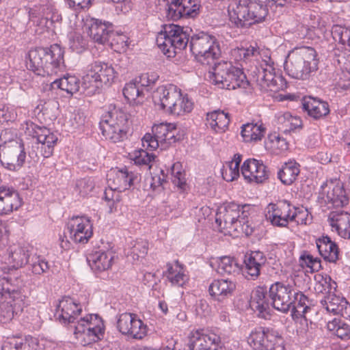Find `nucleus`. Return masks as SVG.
<instances>
[{
	"label": "nucleus",
	"mask_w": 350,
	"mask_h": 350,
	"mask_svg": "<svg viewBox=\"0 0 350 350\" xmlns=\"http://www.w3.org/2000/svg\"><path fill=\"white\" fill-rule=\"evenodd\" d=\"M293 286L283 282L272 284L267 291L265 286H258L252 293V299L259 316L269 318L272 308L287 313L293 304Z\"/></svg>",
	"instance_id": "obj_1"
},
{
	"label": "nucleus",
	"mask_w": 350,
	"mask_h": 350,
	"mask_svg": "<svg viewBox=\"0 0 350 350\" xmlns=\"http://www.w3.org/2000/svg\"><path fill=\"white\" fill-rule=\"evenodd\" d=\"M64 50L59 44L38 47L29 51L27 68L38 75H52L64 67Z\"/></svg>",
	"instance_id": "obj_2"
},
{
	"label": "nucleus",
	"mask_w": 350,
	"mask_h": 350,
	"mask_svg": "<svg viewBox=\"0 0 350 350\" xmlns=\"http://www.w3.org/2000/svg\"><path fill=\"white\" fill-rule=\"evenodd\" d=\"M317 52L310 46H301L291 51L284 63V70L291 77L306 80L318 69Z\"/></svg>",
	"instance_id": "obj_3"
},
{
	"label": "nucleus",
	"mask_w": 350,
	"mask_h": 350,
	"mask_svg": "<svg viewBox=\"0 0 350 350\" xmlns=\"http://www.w3.org/2000/svg\"><path fill=\"white\" fill-rule=\"evenodd\" d=\"M267 4L260 0H239L234 2L230 19L237 27H248L264 22L268 16Z\"/></svg>",
	"instance_id": "obj_4"
},
{
	"label": "nucleus",
	"mask_w": 350,
	"mask_h": 350,
	"mask_svg": "<svg viewBox=\"0 0 350 350\" xmlns=\"http://www.w3.org/2000/svg\"><path fill=\"white\" fill-rule=\"evenodd\" d=\"M157 35L156 42L158 47L168 57H172L187 46L189 34L187 29L178 25H165Z\"/></svg>",
	"instance_id": "obj_5"
},
{
	"label": "nucleus",
	"mask_w": 350,
	"mask_h": 350,
	"mask_svg": "<svg viewBox=\"0 0 350 350\" xmlns=\"http://www.w3.org/2000/svg\"><path fill=\"white\" fill-rule=\"evenodd\" d=\"M189 48L196 59L202 64L209 65L221 55L215 37L203 31L191 37Z\"/></svg>",
	"instance_id": "obj_6"
},
{
	"label": "nucleus",
	"mask_w": 350,
	"mask_h": 350,
	"mask_svg": "<svg viewBox=\"0 0 350 350\" xmlns=\"http://www.w3.org/2000/svg\"><path fill=\"white\" fill-rule=\"evenodd\" d=\"M127 122L126 114L114 107L102 116L99 128L106 139L116 143L123 140L126 136Z\"/></svg>",
	"instance_id": "obj_7"
},
{
	"label": "nucleus",
	"mask_w": 350,
	"mask_h": 350,
	"mask_svg": "<svg viewBox=\"0 0 350 350\" xmlns=\"http://www.w3.org/2000/svg\"><path fill=\"white\" fill-rule=\"evenodd\" d=\"M247 343L254 350H284V340L277 331L258 327L247 337Z\"/></svg>",
	"instance_id": "obj_8"
},
{
	"label": "nucleus",
	"mask_w": 350,
	"mask_h": 350,
	"mask_svg": "<svg viewBox=\"0 0 350 350\" xmlns=\"http://www.w3.org/2000/svg\"><path fill=\"white\" fill-rule=\"evenodd\" d=\"M26 152L21 139L5 142L0 146V161L9 170L17 171L24 165Z\"/></svg>",
	"instance_id": "obj_9"
},
{
	"label": "nucleus",
	"mask_w": 350,
	"mask_h": 350,
	"mask_svg": "<svg viewBox=\"0 0 350 350\" xmlns=\"http://www.w3.org/2000/svg\"><path fill=\"white\" fill-rule=\"evenodd\" d=\"M306 213L297 211V208L291 206L288 201L282 200L276 204H269L266 208L265 217L272 225L286 227L290 221L295 220L297 216Z\"/></svg>",
	"instance_id": "obj_10"
},
{
	"label": "nucleus",
	"mask_w": 350,
	"mask_h": 350,
	"mask_svg": "<svg viewBox=\"0 0 350 350\" xmlns=\"http://www.w3.org/2000/svg\"><path fill=\"white\" fill-rule=\"evenodd\" d=\"M318 202L321 205L327 204L328 208H340L348 204L349 198L342 184L325 182L321 186Z\"/></svg>",
	"instance_id": "obj_11"
},
{
	"label": "nucleus",
	"mask_w": 350,
	"mask_h": 350,
	"mask_svg": "<svg viewBox=\"0 0 350 350\" xmlns=\"http://www.w3.org/2000/svg\"><path fill=\"white\" fill-rule=\"evenodd\" d=\"M73 327L77 338L79 335H86L94 342L100 340L105 332L103 321L98 314H92L80 318Z\"/></svg>",
	"instance_id": "obj_12"
},
{
	"label": "nucleus",
	"mask_w": 350,
	"mask_h": 350,
	"mask_svg": "<svg viewBox=\"0 0 350 350\" xmlns=\"http://www.w3.org/2000/svg\"><path fill=\"white\" fill-rule=\"evenodd\" d=\"M240 212V206L231 202L219 208L215 222L221 229L227 230L228 232L238 231L243 226Z\"/></svg>",
	"instance_id": "obj_13"
},
{
	"label": "nucleus",
	"mask_w": 350,
	"mask_h": 350,
	"mask_svg": "<svg viewBox=\"0 0 350 350\" xmlns=\"http://www.w3.org/2000/svg\"><path fill=\"white\" fill-rule=\"evenodd\" d=\"M26 133L36 139L37 145H41L42 154L44 158H49L52 155L57 137L49 129L30 122L27 123Z\"/></svg>",
	"instance_id": "obj_14"
},
{
	"label": "nucleus",
	"mask_w": 350,
	"mask_h": 350,
	"mask_svg": "<svg viewBox=\"0 0 350 350\" xmlns=\"http://www.w3.org/2000/svg\"><path fill=\"white\" fill-rule=\"evenodd\" d=\"M118 331L124 335H129L135 339H142L147 334L148 328L144 322L137 317L135 314L124 312L121 314L117 321Z\"/></svg>",
	"instance_id": "obj_15"
},
{
	"label": "nucleus",
	"mask_w": 350,
	"mask_h": 350,
	"mask_svg": "<svg viewBox=\"0 0 350 350\" xmlns=\"http://www.w3.org/2000/svg\"><path fill=\"white\" fill-rule=\"evenodd\" d=\"M76 243H85L93 234L92 223L87 216H73L68 223L67 232Z\"/></svg>",
	"instance_id": "obj_16"
},
{
	"label": "nucleus",
	"mask_w": 350,
	"mask_h": 350,
	"mask_svg": "<svg viewBox=\"0 0 350 350\" xmlns=\"http://www.w3.org/2000/svg\"><path fill=\"white\" fill-rule=\"evenodd\" d=\"M241 173L248 182L262 183L269 176V171L262 161L248 159L244 161L241 167Z\"/></svg>",
	"instance_id": "obj_17"
},
{
	"label": "nucleus",
	"mask_w": 350,
	"mask_h": 350,
	"mask_svg": "<svg viewBox=\"0 0 350 350\" xmlns=\"http://www.w3.org/2000/svg\"><path fill=\"white\" fill-rule=\"evenodd\" d=\"M221 338L219 335L197 330L190 338V350H222L219 346Z\"/></svg>",
	"instance_id": "obj_18"
},
{
	"label": "nucleus",
	"mask_w": 350,
	"mask_h": 350,
	"mask_svg": "<svg viewBox=\"0 0 350 350\" xmlns=\"http://www.w3.org/2000/svg\"><path fill=\"white\" fill-rule=\"evenodd\" d=\"M85 30L89 36L98 44L108 42L114 34L113 25L109 22H102L96 18L87 20L85 24Z\"/></svg>",
	"instance_id": "obj_19"
},
{
	"label": "nucleus",
	"mask_w": 350,
	"mask_h": 350,
	"mask_svg": "<svg viewBox=\"0 0 350 350\" xmlns=\"http://www.w3.org/2000/svg\"><path fill=\"white\" fill-rule=\"evenodd\" d=\"M181 90L176 85L170 84L167 86H160L153 95V101L159 105L161 109L169 113L172 107L180 96Z\"/></svg>",
	"instance_id": "obj_20"
},
{
	"label": "nucleus",
	"mask_w": 350,
	"mask_h": 350,
	"mask_svg": "<svg viewBox=\"0 0 350 350\" xmlns=\"http://www.w3.org/2000/svg\"><path fill=\"white\" fill-rule=\"evenodd\" d=\"M6 267L0 268V295L8 297H20V293L23 292V281L17 278L14 280L5 275Z\"/></svg>",
	"instance_id": "obj_21"
},
{
	"label": "nucleus",
	"mask_w": 350,
	"mask_h": 350,
	"mask_svg": "<svg viewBox=\"0 0 350 350\" xmlns=\"http://www.w3.org/2000/svg\"><path fill=\"white\" fill-rule=\"evenodd\" d=\"M236 289V283L230 279L214 280L208 286V293L215 301L222 302L231 297Z\"/></svg>",
	"instance_id": "obj_22"
},
{
	"label": "nucleus",
	"mask_w": 350,
	"mask_h": 350,
	"mask_svg": "<svg viewBox=\"0 0 350 350\" xmlns=\"http://www.w3.org/2000/svg\"><path fill=\"white\" fill-rule=\"evenodd\" d=\"M82 311L81 307L69 297H64L59 301L57 308L58 319L64 323H75Z\"/></svg>",
	"instance_id": "obj_23"
},
{
	"label": "nucleus",
	"mask_w": 350,
	"mask_h": 350,
	"mask_svg": "<svg viewBox=\"0 0 350 350\" xmlns=\"http://www.w3.org/2000/svg\"><path fill=\"white\" fill-rule=\"evenodd\" d=\"M266 262L267 258L263 252L259 250L252 251L248 256H245L243 275L247 279H257L260 274L262 267Z\"/></svg>",
	"instance_id": "obj_24"
},
{
	"label": "nucleus",
	"mask_w": 350,
	"mask_h": 350,
	"mask_svg": "<svg viewBox=\"0 0 350 350\" xmlns=\"http://www.w3.org/2000/svg\"><path fill=\"white\" fill-rule=\"evenodd\" d=\"M111 176L112 173L108 175V185L111 190L118 191L129 189L137 179V176L134 173L129 172L126 167L116 171L113 177Z\"/></svg>",
	"instance_id": "obj_25"
},
{
	"label": "nucleus",
	"mask_w": 350,
	"mask_h": 350,
	"mask_svg": "<svg viewBox=\"0 0 350 350\" xmlns=\"http://www.w3.org/2000/svg\"><path fill=\"white\" fill-rule=\"evenodd\" d=\"M19 299L16 297H8L6 300L0 304V321L7 323L11 321L14 314L21 312L25 305L26 296L23 292L20 293Z\"/></svg>",
	"instance_id": "obj_26"
},
{
	"label": "nucleus",
	"mask_w": 350,
	"mask_h": 350,
	"mask_svg": "<svg viewBox=\"0 0 350 350\" xmlns=\"http://www.w3.org/2000/svg\"><path fill=\"white\" fill-rule=\"evenodd\" d=\"M22 205V199L12 187H0V214H8Z\"/></svg>",
	"instance_id": "obj_27"
},
{
	"label": "nucleus",
	"mask_w": 350,
	"mask_h": 350,
	"mask_svg": "<svg viewBox=\"0 0 350 350\" xmlns=\"http://www.w3.org/2000/svg\"><path fill=\"white\" fill-rule=\"evenodd\" d=\"M257 70L256 82L261 90L275 92L280 89L278 81H281V79L280 76L275 75L272 66L266 65L265 68L260 66Z\"/></svg>",
	"instance_id": "obj_28"
},
{
	"label": "nucleus",
	"mask_w": 350,
	"mask_h": 350,
	"mask_svg": "<svg viewBox=\"0 0 350 350\" xmlns=\"http://www.w3.org/2000/svg\"><path fill=\"white\" fill-rule=\"evenodd\" d=\"M171 124L161 123L152 126V134L146 133L142 138V146L144 148L153 150L159 147L162 141H165V137Z\"/></svg>",
	"instance_id": "obj_29"
},
{
	"label": "nucleus",
	"mask_w": 350,
	"mask_h": 350,
	"mask_svg": "<svg viewBox=\"0 0 350 350\" xmlns=\"http://www.w3.org/2000/svg\"><path fill=\"white\" fill-rule=\"evenodd\" d=\"M199 10L198 0H174L168 6L169 14L172 17H193Z\"/></svg>",
	"instance_id": "obj_30"
},
{
	"label": "nucleus",
	"mask_w": 350,
	"mask_h": 350,
	"mask_svg": "<svg viewBox=\"0 0 350 350\" xmlns=\"http://www.w3.org/2000/svg\"><path fill=\"white\" fill-rule=\"evenodd\" d=\"M29 256L27 247L13 245L7 250L5 260L13 269H18L28 262Z\"/></svg>",
	"instance_id": "obj_31"
},
{
	"label": "nucleus",
	"mask_w": 350,
	"mask_h": 350,
	"mask_svg": "<svg viewBox=\"0 0 350 350\" xmlns=\"http://www.w3.org/2000/svg\"><path fill=\"white\" fill-rule=\"evenodd\" d=\"M328 221L340 237L350 239V214L343 211H332L329 214Z\"/></svg>",
	"instance_id": "obj_32"
},
{
	"label": "nucleus",
	"mask_w": 350,
	"mask_h": 350,
	"mask_svg": "<svg viewBox=\"0 0 350 350\" xmlns=\"http://www.w3.org/2000/svg\"><path fill=\"white\" fill-rule=\"evenodd\" d=\"M89 69L102 85H110L116 77L114 68L107 63L96 61L89 66Z\"/></svg>",
	"instance_id": "obj_33"
},
{
	"label": "nucleus",
	"mask_w": 350,
	"mask_h": 350,
	"mask_svg": "<svg viewBox=\"0 0 350 350\" xmlns=\"http://www.w3.org/2000/svg\"><path fill=\"white\" fill-rule=\"evenodd\" d=\"M230 69H233L232 62L222 61L214 64L211 70L209 71L210 78L213 83L219 88L225 89L226 87Z\"/></svg>",
	"instance_id": "obj_34"
},
{
	"label": "nucleus",
	"mask_w": 350,
	"mask_h": 350,
	"mask_svg": "<svg viewBox=\"0 0 350 350\" xmlns=\"http://www.w3.org/2000/svg\"><path fill=\"white\" fill-rule=\"evenodd\" d=\"M320 255L329 262H336L338 260L339 249L336 243L328 236H322L316 241Z\"/></svg>",
	"instance_id": "obj_35"
},
{
	"label": "nucleus",
	"mask_w": 350,
	"mask_h": 350,
	"mask_svg": "<svg viewBox=\"0 0 350 350\" xmlns=\"http://www.w3.org/2000/svg\"><path fill=\"white\" fill-rule=\"evenodd\" d=\"M113 258L111 252L99 250L90 254L87 260L92 270L100 272L111 267Z\"/></svg>",
	"instance_id": "obj_36"
},
{
	"label": "nucleus",
	"mask_w": 350,
	"mask_h": 350,
	"mask_svg": "<svg viewBox=\"0 0 350 350\" xmlns=\"http://www.w3.org/2000/svg\"><path fill=\"white\" fill-rule=\"evenodd\" d=\"M38 340L31 336L8 338L2 346V350H36Z\"/></svg>",
	"instance_id": "obj_37"
},
{
	"label": "nucleus",
	"mask_w": 350,
	"mask_h": 350,
	"mask_svg": "<svg viewBox=\"0 0 350 350\" xmlns=\"http://www.w3.org/2000/svg\"><path fill=\"white\" fill-rule=\"evenodd\" d=\"M303 109L308 116L315 120L325 117L329 113V105L327 102L311 98L304 100Z\"/></svg>",
	"instance_id": "obj_38"
},
{
	"label": "nucleus",
	"mask_w": 350,
	"mask_h": 350,
	"mask_svg": "<svg viewBox=\"0 0 350 350\" xmlns=\"http://www.w3.org/2000/svg\"><path fill=\"white\" fill-rule=\"evenodd\" d=\"M321 305L329 313L343 316L344 310L347 309L348 302L345 298L329 293L321 301Z\"/></svg>",
	"instance_id": "obj_39"
},
{
	"label": "nucleus",
	"mask_w": 350,
	"mask_h": 350,
	"mask_svg": "<svg viewBox=\"0 0 350 350\" xmlns=\"http://www.w3.org/2000/svg\"><path fill=\"white\" fill-rule=\"evenodd\" d=\"M206 122V124L216 133H222L229 124V115L224 111L215 110L207 113Z\"/></svg>",
	"instance_id": "obj_40"
},
{
	"label": "nucleus",
	"mask_w": 350,
	"mask_h": 350,
	"mask_svg": "<svg viewBox=\"0 0 350 350\" xmlns=\"http://www.w3.org/2000/svg\"><path fill=\"white\" fill-rule=\"evenodd\" d=\"M300 172L299 165L295 161L285 163L278 172V177L286 185H291Z\"/></svg>",
	"instance_id": "obj_41"
},
{
	"label": "nucleus",
	"mask_w": 350,
	"mask_h": 350,
	"mask_svg": "<svg viewBox=\"0 0 350 350\" xmlns=\"http://www.w3.org/2000/svg\"><path fill=\"white\" fill-rule=\"evenodd\" d=\"M241 128V134L245 142L260 141L265 134V128L262 124L247 123Z\"/></svg>",
	"instance_id": "obj_42"
},
{
	"label": "nucleus",
	"mask_w": 350,
	"mask_h": 350,
	"mask_svg": "<svg viewBox=\"0 0 350 350\" xmlns=\"http://www.w3.org/2000/svg\"><path fill=\"white\" fill-rule=\"evenodd\" d=\"M166 267L165 275L172 285L183 286L187 281V277L184 273L183 267L179 265L178 261L176 262L174 266L167 263Z\"/></svg>",
	"instance_id": "obj_43"
},
{
	"label": "nucleus",
	"mask_w": 350,
	"mask_h": 350,
	"mask_svg": "<svg viewBox=\"0 0 350 350\" xmlns=\"http://www.w3.org/2000/svg\"><path fill=\"white\" fill-rule=\"evenodd\" d=\"M230 70L228 75L229 77H228V85L225 87V89L235 90L237 88H245L248 85V81L243 70L234 66H233V69Z\"/></svg>",
	"instance_id": "obj_44"
},
{
	"label": "nucleus",
	"mask_w": 350,
	"mask_h": 350,
	"mask_svg": "<svg viewBox=\"0 0 350 350\" xmlns=\"http://www.w3.org/2000/svg\"><path fill=\"white\" fill-rule=\"evenodd\" d=\"M51 85L53 88L56 86L68 94H73L79 90L80 81L77 77L69 75L55 80Z\"/></svg>",
	"instance_id": "obj_45"
},
{
	"label": "nucleus",
	"mask_w": 350,
	"mask_h": 350,
	"mask_svg": "<svg viewBox=\"0 0 350 350\" xmlns=\"http://www.w3.org/2000/svg\"><path fill=\"white\" fill-rule=\"evenodd\" d=\"M217 272L220 275L235 274L239 273L241 267L237 261L230 256L221 257L217 261Z\"/></svg>",
	"instance_id": "obj_46"
},
{
	"label": "nucleus",
	"mask_w": 350,
	"mask_h": 350,
	"mask_svg": "<svg viewBox=\"0 0 350 350\" xmlns=\"http://www.w3.org/2000/svg\"><path fill=\"white\" fill-rule=\"evenodd\" d=\"M308 298L301 292L295 291L293 288L292 313L295 315L304 316L310 309Z\"/></svg>",
	"instance_id": "obj_47"
},
{
	"label": "nucleus",
	"mask_w": 350,
	"mask_h": 350,
	"mask_svg": "<svg viewBox=\"0 0 350 350\" xmlns=\"http://www.w3.org/2000/svg\"><path fill=\"white\" fill-rule=\"evenodd\" d=\"M327 327L338 338L344 340L350 339V325L344 320L334 318L327 323Z\"/></svg>",
	"instance_id": "obj_48"
},
{
	"label": "nucleus",
	"mask_w": 350,
	"mask_h": 350,
	"mask_svg": "<svg viewBox=\"0 0 350 350\" xmlns=\"http://www.w3.org/2000/svg\"><path fill=\"white\" fill-rule=\"evenodd\" d=\"M176 103L170 109L169 114L180 116L190 113L193 107V102L189 98L187 94H180Z\"/></svg>",
	"instance_id": "obj_49"
},
{
	"label": "nucleus",
	"mask_w": 350,
	"mask_h": 350,
	"mask_svg": "<svg viewBox=\"0 0 350 350\" xmlns=\"http://www.w3.org/2000/svg\"><path fill=\"white\" fill-rule=\"evenodd\" d=\"M333 39L345 48L350 47V28L341 25H334L331 29Z\"/></svg>",
	"instance_id": "obj_50"
},
{
	"label": "nucleus",
	"mask_w": 350,
	"mask_h": 350,
	"mask_svg": "<svg viewBox=\"0 0 350 350\" xmlns=\"http://www.w3.org/2000/svg\"><path fill=\"white\" fill-rule=\"evenodd\" d=\"M103 87L101 82L91 73L90 69L87 74L83 77V81L80 88L83 90V93L91 95L95 94L100 88Z\"/></svg>",
	"instance_id": "obj_51"
},
{
	"label": "nucleus",
	"mask_w": 350,
	"mask_h": 350,
	"mask_svg": "<svg viewBox=\"0 0 350 350\" xmlns=\"http://www.w3.org/2000/svg\"><path fill=\"white\" fill-rule=\"evenodd\" d=\"M166 182L165 175L163 170H159L158 173L146 177L144 180V189L161 190L163 184Z\"/></svg>",
	"instance_id": "obj_52"
},
{
	"label": "nucleus",
	"mask_w": 350,
	"mask_h": 350,
	"mask_svg": "<svg viewBox=\"0 0 350 350\" xmlns=\"http://www.w3.org/2000/svg\"><path fill=\"white\" fill-rule=\"evenodd\" d=\"M130 251L127 255L132 257L133 260H137L140 258H144L148 253V243L146 240L137 239L131 243Z\"/></svg>",
	"instance_id": "obj_53"
},
{
	"label": "nucleus",
	"mask_w": 350,
	"mask_h": 350,
	"mask_svg": "<svg viewBox=\"0 0 350 350\" xmlns=\"http://www.w3.org/2000/svg\"><path fill=\"white\" fill-rule=\"evenodd\" d=\"M123 94L129 102H135L137 98L144 96L143 90L141 89L137 79L127 83L124 89Z\"/></svg>",
	"instance_id": "obj_54"
},
{
	"label": "nucleus",
	"mask_w": 350,
	"mask_h": 350,
	"mask_svg": "<svg viewBox=\"0 0 350 350\" xmlns=\"http://www.w3.org/2000/svg\"><path fill=\"white\" fill-rule=\"evenodd\" d=\"M156 155L154 154L140 149L134 152L133 161L137 165H146L148 166V169H150L151 163L154 161Z\"/></svg>",
	"instance_id": "obj_55"
},
{
	"label": "nucleus",
	"mask_w": 350,
	"mask_h": 350,
	"mask_svg": "<svg viewBox=\"0 0 350 350\" xmlns=\"http://www.w3.org/2000/svg\"><path fill=\"white\" fill-rule=\"evenodd\" d=\"M239 176V161H230L226 163L222 172L223 178L228 181H232Z\"/></svg>",
	"instance_id": "obj_56"
},
{
	"label": "nucleus",
	"mask_w": 350,
	"mask_h": 350,
	"mask_svg": "<svg viewBox=\"0 0 350 350\" xmlns=\"http://www.w3.org/2000/svg\"><path fill=\"white\" fill-rule=\"evenodd\" d=\"M317 281L314 288L315 290L321 293H325L329 295L332 293V290H335L336 287L332 286V279L329 276L325 275V277L322 275H318Z\"/></svg>",
	"instance_id": "obj_57"
},
{
	"label": "nucleus",
	"mask_w": 350,
	"mask_h": 350,
	"mask_svg": "<svg viewBox=\"0 0 350 350\" xmlns=\"http://www.w3.org/2000/svg\"><path fill=\"white\" fill-rule=\"evenodd\" d=\"M31 261L30 266L34 274L40 275L46 273L49 269L48 262L40 256H36L35 259L32 258Z\"/></svg>",
	"instance_id": "obj_58"
},
{
	"label": "nucleus",
	"mask_w": 350,
	"mask_h": 350,
	"mask_svg": "<svg viewBox=\"0 0 350 350\" xmlns=\"http://www.w3.org/2000/svg\"><path fill=\"white\" fill-rule=\"evenodd\" d=\"M254 209V207L250 204H243L241 208V220L242 221V230L245 232L247 235L252 234L253 230L252 228L249 227L248 221L246 219L247 218V215H245V213H250L251 211Z\"/></svg>",
	"instance_id": "obj_59"
},
{
	"label": "nucleus",
	"mask_w": 350,
	"mask_h": 350,
	"mask_svg": "<svg viewBox=\"0 0 350 350\" xmlns=\"http://www.w3.org/2000/svg\"><path fill=\"white\" fill-rule=\"evenodd\" d=\"M87 45L86 40L79 34H76L70 41V49L77 53H82Z\"/></svg>",
	"instance_id": "obj_60"
},
{
	"label": "nucleus",
	"mask_w": 350,
	"mask_h": 350,
	"mask_svg": "<svg viewBox=\"0 0 350 350\" xmlns=\"http://www.w3.org/2000/svg\"><path fill=\"white\" fill-rule=\"evenodd\" d=\"M77 187L81 195L85 196L92 191L94 187V183L91 178H85L77 181Z\"/></svg>",
	"instance_id": "obj_61"
},
{
	"label": "nucleus",
	"mask_w": 350,
	"mask_h": 350,
	"mask_svg": "<svg viewBox=\"0 0 350 350\" xmlns=\"http://www.w3.org/2000/svg\"><path fill=\"white\" fill-rule=\"evenodd\" d=\"M301 259L304 261L308 267L311 269L312 271H318L321 268V260L313 257L311 254L302 255Z\"/></svg>",
	"instance_id": "obj_62"
},
{
	"label": "nucleus",
	"mask_w": 350,
	"mask_h": 350,
	"mask_svg": "<svg viewBox=\"0 0 350 350\" xmlns=\"http://www.w3.org/2000/svg\"><path fill=\"white\" fill-rule=\"evenodd\" d=\"M159 76L157 73L151 72V73H144L142 74L139 80L137 81L140 87H149L155 83L157 81Z\"/></svg>",
	"instance_id": "obj_63"
},
{
	"label": "nucleus",
	"mask_w": 350,
	"mask_h": 350,
	"mask_svg": "<svg viewBox=\"0 0 350 350\" xmlns=\"http://www.w3.org/2000/svg\"><path fill=\"white\" fill-rule=\"evenodd\" d=\"M176 134V129L174 126L172 125V128H170L167 133H166V135L165 137V141H162L159 146V147H161V149H165L170 145L176 142V141L177 140Z\"/></svg>",
	"instance_id": "obj_64"
}]
</instances>
